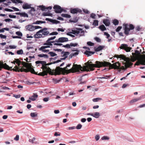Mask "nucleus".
<instances>
[{"instance_id":"nucleus-1","label":"nucleus","mask_w":145,"mask_h":145,"mask_svg":"<svg viewBox=\"0 0 145 145\" xmlns=\"http://www.w3.org/2000/svg\"><path fill=\"white\" fill-rule=\"evenodd\" d=\"M85 65L83 67H81V69H80L81 73L83 71H90L94 70L95 67H100L102 66H109V68H105L103 70L108 71L111 69H117L121 70H124L125 68L124 66L121 67L120 64L118 62L114 63L112 64L111 63L103 61L100 62L96 61L95 64H92L91 60L88 61L87 62L85 63Z\"/></svg>"},{"instance_id":"nucleus-2","label":"nucleus","mask_w":145,"mask_h":145,"mask_svg":"<svg viewBox=\"0 0 145 145\" xmlns=\"http://www.w3.org/2000/svg\"><path fill=\"white\" fill-rule=\"evenodd\" d=\"M71 65V64H68L67 66L63 68L59 67L58 69L53 70V74H59L61 72L65 74L69 73L70 72H77V74L81 73V71L80 69H81V66L80 65L74 64L73 67L71 69L67 70L68 67H69Z\"/></svg>"},{"instance_id":"nucleus-3","label":"nucleus","mask_w":145,"mask_h":145,"mask_svg":"<svg viewBox=\"0 0 145 145\" xmlns=\"http://www.w3.org/2000/svg\"><path fill=\"white\" fill-rule=\"evenodd\" d=\"M12 63L14 64L16 63L18 65V66H16L13 69L14 71L18 72L24 71L26 72L30 71L33 73L35 72L34 70L32 67L31 64L22 62V66H20L21 62L18 59H15V60Z\"/></svg>"},{"instance_id":"nucleus-4","label":"nucleus","mask_w":145,"mask_h":145,"mask_svg":"<svg viewBox=\"0 0 145 145\" xmlns=\"http://www.w3.org/2000/svg\"><path fill=\"white\" fill-rule=\"evenodd\" d=\"M45 63L46 62L44 61H38L35 62V63L37 66H39L40 64H42V67L41 68L44 70L42 72L39 73V75L44 76L47 75L48 73H49L50 74H53V70L52 71L50 68L47 66L48 65L46 64V65H44Z\"/></svg>"},{"instance_id":"nucleus-5","label":"nucleus","mask_w":145,"mask_h":145,"mask_svg":"<svg viewBox=\"0 0 145 145\" xmlns=\"http://www.w3.org/2000/svg\"><path fill=\"white\" fill-rule=\"evenodd\" d=\"M49 32L48 29L46 28H43L36 33L34 35V37L36 38H44L49 35Z\"/></svg>"},{"instance_id":"nucleus-6","label":"nucleus","mask_w":145,"mask_h":145,"mask_svg":"<svg viewBox=\"0 0 145 145\" xmlns=\"http://www.w3.org/2000/svg\"><path fill=\"white\" fill-rule=\"evenodd\" d=\"M71 31L72 34L78 36L79 38L81 36H84V31L81 28H76L72 30Z\"/></svg>"},{"instance_id":"nucleus-7","label":"nucleus","mask_w":145,"mask_h":145,"mask_svg":"<svg viewBox=\"0 0 145 145\" xmlns=\"http://www.w3.org/2000/svg\"><path fill=\"white\" fill-rule=\"evenodd\" d=\"M53 8L55 10V12L56 13H61L63 11L65 12H66L65 10H63L60 6L58 5H55Z\"/></svg>"},{"instance_id":"nucleus-8","label":"nucleus","mask_w":145,"mask_h":145,"mask_svg":"<svg viewBox=\"0 0 145 145\" xmlns=\"http://www.w3.org/2000/svg\"><path fill=\"white\" fill-rule=\"evenodd\" d=\"M69 54V52H64V51H62L61 52V56L62 57H64L63 58H61L60 59V60H65L67 57L68 56Z\"/></svg>"},{"instance_id":"nucleus-9","label":"nucleus","mask_w":145,"mask_h":145,"mask_svg":"<svg viewBox=\"0 0 145 145\" xmlns=\"http://www.w3.org/2000/svg\"><path fill=\"white\" fill-rule=\"evenodd\" d=\"M121 49H124L126 52H130L131 49V48L129 47L126 44H122L121 45L120 47Z\"/></svg>"},{"instance_id":"nucleus-10","label":"nucleus","mask_w":145,"mask_h":145,"mask_svg":"<svg viewBox=\"0 0 145 145\" xmlns=\"http://www.w3.org/2000/svg\"><path fill=\"white\" fill-rule=\"evenodd\" d=\"M68 41V38L65 37L59 38L58 39L56 40V41L57 42H63Z\"/></svg>"},{"instance_id":"nucleus-11","label":"nucleus","mask_w":145,"mask_h":145,"mask_svg":"<svg viewBox=\"0 0 145 145\" xmlns=\"http://www.w3.org/2000/svg\"><path fill=\"white\" fill-rule=\"evenodd\" d=\"M26 29L29 31H33L35 30V26L31 25H29L25 27Z\"/></svg>"},{"instance_id":"nucleus-12","label":"nucleus","mask_w":145,"mask_h":145,"mask_svg":"<svg viewBox=\"0 0 145 145\" xmlns=\"http://www.w3.org/2000/svg\"><path fill=\"white\" fill-rule=\"evenodd\" d=\"M124 26V33L125 34L127 35L129 33L130 29L129 28V25L128 24L123 25Z\"/></svg>"},{"instance_id":"nucleus-13","label":"nucleus","mask_w":145,"mask_h":145,"mask_svg":"<svg viewBox=\"0 0 145 145\" xmlns=\"http://www.w3.org/2000/svg\"><path fill=\"white\" fill-rule=\"evenodd\" d=\"M48 48V46H41L40 48H39V50L40 51H41L43 52H49V50H46V48Z\"/></svg>"},{"instance_id":"nucleus-14","label":"nucleus","mask_w":145,"mask_h":145,"mask_svg":"<svg viewBox=\"0 0 145 145\" xmlns=\"http://www.w3.org/2000/svg\"><path fill=\"white\" fill-rule=\"evenodd\" d=\"M2 68L9 70L10 69L9 66L7 65L6 63L3 64V63H0V70Z\"/></svg>"},{"instance_id":"nucleus-15","label":"nucleus","mask_w":145,"mask_h":145,"mask_svg":"<svg viewBox=\"0 0 145 145\" xmlns=\"http://www.w3.org/2000/svg\"><path fill=\"white\" fill-rule=\"evenodd\" d=\"M45 20L50 22L54 24H57L60 23V22L59 21L56 20L51 19L48 18H46Z\"/></svg>"},{"instance_id":"nucleus-16","label":"nucleus","mask_w":145,"mask_h":145,"mask_svg":"<svg viewBox=\"0 0 145 145\" xmlns=\"http://www.w3.org/2000/svg\"><path fill=\"white\" fill-rule=\"evenodd\" d=\"M38 95L37 93H33L31 97H29V99L32 101H35L38 97Z\"/></svg>"},{"instance_id":"nucleus-17","label":"nucleus","mask_w":145,"mask_h":145,"mask_svg":"<svg viewBox=\"0 0 145 145\" xmlns=\"http://www.w3.org/2000/svg\"><path fill=\"white\" fill-rule=\"evenodd\" d=\"M43 44L44 45H46L45 46H48V48H50V46H52V44H51V41L48 39L46 41V42L44 43Z\"/></svg>"},{"instance_id":"nucleus-18","label":"nucleus","mask_w":145,"mask_h":145,"mask_svg":"<svg viewBox=\"0 0 145 145\" xmlns=\"http://www.w3.org/2000/svg\"><path fill=\"white\" fill-rule=\"evenodd\" d=\"M145 65V58L142 59L139 61L135 63L136 65Z\"/></svg>"},{"instance_id":"nucleus-19","label":"nucleus","mask_w":145,"mask_h":145,"mask_svg":"<svg viewBox=\"0 0 145 145\" xmlns=\"http://www.w3.org/2000/svg\"><path fill=\"white\" fill-rule=\"evenodd\" d=\"M31 4H29L27 3H26L23 5L22 8L25 9H29L31 8Z\"/></svg>"},{"instance_id":"nucleus-20","label":"nucleus","mask_w":145,"mask_h":145,"mask_svg":"<svg viewBox=\"0 0 145 145\" xmlns=\"http://www.w3.org/2000/svg\"><path fill=\"white\" fill-rule=\"evenodd\" d=\"M81 10L78 8H74L71 10V12L72 14L76 13L78 12H80Z\"/></svg>"},{"instance_id":"nucleus-21","label":"nucleus","mask_w":145,"mask_h":145,"mask_svg":"<svg viewBox=\"0 0 145 145\" xmlns=\"http://www.w3.org/2000/svg\"><path fill=\"white\" fill-rule=\"evenodd\" d=\"M103 23L106 26H109L110 24L109 20L108 19H105L103 21Z\"/></svg>"},{"instance_id":"nucleus-22","label":"nucleus","mask_w":145,"mask_h":145,"mask_svg":"<svg viewBox=\"0 0 145 145\" xmlns=\"http://www.w3.org/2000/svg\"><path fill=\"white\" fill-rule=\"evenodd\" d=\"M39 7L41 9L42 11H44L45 10V9H48L51 10L52 8V7L51 6H49L47 8H45L44 6L43 5H40L39 6Z\"/></svg>"},{"instance_id":"nucleus-23","label":"nucleus","mask_w":145,"mask_h":145,"mask_svg":"<svg viewBox=\"0 0 145 145\" xmlns=\"http://www.w3.org/2000/svg\"><path fill=\"white\" fill-rule=\"evenodd\" d=\"M94 53V52L87 50H86L84 53L85 54L88 56H91V55L93 54Z\"/></svg>"},{"instance_id":"nucleus-24","label":"nucleus","mask_w":145,"mask_h":145,"mask_svg":"<svg viewBox=\"0 0 145 145\" xmlns=\"http://www.w3.org/2000/svg\"><path fill=\"white\" fill-rule=\"evenodd\" d=\"M142 98V97H140L137 98L136 99H134L132 100H131L130 101V103H134L136 102H137V101H138V100H140Z\"/></svg>"},{"instance_id":"nucleus-25","label":"nucleus","mask_w":145,"mask_h":145,"mask_svg":"<svg viewBox=\"0 0 145 145\" xmlns=\"http://www.w3.org/2000/svg\"><path fill=\"white\" fill-rule=\"evenodd\" d=\"M38 56L40 57H44V58L46 59L48 57V56L47 54H42L38 55Z\"/></svg>"},{"instance_id":"nucleus-26","label":"nucleus","mask_w":145,"mask_h":145,"mask_svg":"<svg viewBox=\"0 0 145 145\" xmlns=\"http://www.w3.org/2000/svg\"><path fill=\"white\" fill-rule=\"evenodd\" d=\"M93 116L94 117L97 118H99L100 115V113L99 112H95L94 113H93Z\"/></svg>"},{"instance_id":"nucleus-27","label":"nucleus","mask_w":145,"mask_h":145,"mask_svg":"<svg viewBox=\"0 0 145 145\" xmlns=\"http://www.w3.org/2000/svg\"><path fill=\"white\" fill-rule=\"evenodd\" d=\"M72 51H76V52H75L73 53H72L73 54V56H76L77 55H78L79 54V50H78V49H76V50L74 49H72Z\"/></svg>"},{"instance_id":"nucleus-28","label":"nucleus","mask_w":145,"mask_h":145,"mask_svg":"<svg viewBox=\"0 0 145 145\" xmlns=\"http://www.w3.org/2000/svg\"><path fill=\"white\" fill-rule=\"evenodd\" d=\"M99 28L102 31L106 30V28L103 25H102L99 27Z\"/></svg>"},{"instance_id":"nucleus-29","label":"nucleus","mask_w":145,"mask_h":145,"mask_svg":"<svg viewBox=\"0 0 145 145\" xmlns=\"http://www.w3.org/2000/svg\"><path fill=\"white\" fill-rule=\"evenodd\" d=\"M48 54H49L50 56L53 57L57 55V54L55 52H49Z\"/></svg>"},{"instance_id":"nucleus-30","label":"nucleus","mask_w":145,"mask_h":145,"mask_svg":"<svg viewBox=\"0 0 145 145\" xmlns=\"http://www.w3.org/2000/svg\"><path fill=\"white\" fill-rule=\"evenodd\" d=\"M20 16L24 17H28V14L25 12H21Z\"/></svg>"},{"instance_id":"nucleus-31","label":"nucleus","mask_w":145,"mask_h":145,"mask_svg":"<svg viewBox=\"0 0 145 145\" xmlns=\"http://www.w3.org/2000/svg\"><path fill=\"white\" fill-rule=\"evenodd\" d=\"M132 64H133L131 63L127 62L125 64V67L126 68L127 67H130L131 66Z\"/></svg>"},{"instance_id":"nucleus-32","label":"nucleus","mask_w":145,"mask_h":145,"mask_svg":"<svg viewBox=\"0 0 145 145\" xmlns=\"http://www.w3.org/2000/svg\"><path fill=\"white\" fill-rule=\"evenodd\" d=\"M120 116L118 115L116 116H115L114 120L116 122H118L120 121L119 118Z\"/></svg>"},{"instance_id":"nucleus-33","label":"nucleus","mask_w":145,"mask_h":145,"mask_svg":"<svg viewBox=\"0 0 145 145\" xmlns=\"http://www.w3.org/2000/svg\"><path fill=\"white\" fill-rule=\"evenodd\" d=\"M11 1L14 3H22V2L20 0H11Z\"/></svg>"},{"instance_id":"nucleus-34","label":"nucleus","mask_w":145,"mask_h":145,"mask_svg":"<svg viewBox=\"0 0 145 145\" xmlns=\"http://www.w3.org/2000/svg\"><path fill=\"white\" fill-rule=\"evenodd\" d=\"M30 115L31 117L34 118L37 116V114L36 112H32L31 113Z\"/></svg>"},{"instance_id":"nucleus-35","label":"nucleus","mask_w":145,"mask_h":145,"mask_svg":"<svg viewBox=\"0 0 145 145\" xmlns=\"http://www.w3.org/2000/svg\"><path fill=\"white\" fill-rule=\"evenodd\" d=\"M102 100V98L98 97L93 99L92 101L93 102H96L98 101L99 100Z\"/></svg>"},{"instance_id":"nucleus-36","label":"nucleus","mask_w":145,"mask_h":145,"mask_svg":"<svg viewBox=\"0 0 145 145\" xmlns=\"http://www.w3.org/2000/svg\"><path fill=\"white\" fill-rule=\"evenodd\" d=\"M103 47L101 46H99L95 50L96 52H98L102 50Z\"/></svg>"},{"instance_id":"nucleus-37","label":"nucleus","mask_w":145,"mask_h":145,"mask_svg":"<svg viewBox=\"0 0 145 145\" xmlns=\"http://www.w3.org/2000/svg\"><path fill=\"white\" fill-rule=\"evenodd\" d=\"M61 16L63 17H65L67 18H69L71 17V16L70 15L67 14H61Z\"/></svg>"},{"instance_id":"nucleus-38","label":"nucleus","mask_w":145,"mask_h":145,"mask_svg":"<svg viewBox=\"0 0 145 145\" xmlns=\"http://www.w3.org/2000/svg\"><path fill=\"white\" fill-rule=\"evenodd\" d=\"M46 23L45 21H37L35 22V23H34V24H43Z\"/></svg>"},{"instance_id":"nucleus-39","label":"nucleus","mask_w":145,"mask_h":145,"mask_svg":"<svg viewBox=\"0 0 145 145\" xmlns=\"http://www.w3.org/2000/svg\"><path fill=\"white\" fill-rule=\"evenodd\" d=\"M60 62H61V60H57L56 61H55L53 63H48L47 64H48V65L52 64H55L56 63H58ZM46 63L44 65H46Z\"/></svg>"},{"instance_id":"nucleus-40","label":"nucleus","mask_w":145,"mask_h":145,"mask_svg":"<svg viewBox=\"0 0 145 145\" xmlns=\"http://www.w3.org/2000/svg\"><path fill=\"white\" fill-rule=\"evenodd\" d=\"M16 53L18 55H22L23 54V51L21 49L20 50H18Z\"/></svg>"},{"instance_id":"nucleus-41","label":"nucleus","mask_w":145,"mask_h":145,"mask_svg":"<svg viewBox=\"0 0 145 145\" xmlns=\"http://www.w3.org/2000/svg\"><path fill=\"white\" fill-rule=\"evenodd\" d=\"M113 23L114 25H118L119 24V21L116 19H114L113 20Z\"/></svg>"},{"instance_id":"nucleus-42","label":"nucleus","mask_w":145,"mask_h":145,"mask_svg":"<svg viewBox=\"0 0 145 145\" xmlns=\"http://www.w3.org/2000/svg\"><path fill=\"white\" fill-rule=\"evenodd\" d=\"M93 25L95 26H97L98 25V21L97 20H94L93 23Z\"/></svg>"},{"instance_id":"nucleus-43","label":"nucleus","mask_w":145,"mask_h":145,"mask_svg":"<svg viewBox=\"0 0 145 145\" xmlns=\"http://www.w3.org/2000/svg\"><path fill=\"white\" fill-rule=\"evenodd\" d=\"M110 138L109 137L107 136H103V137L101 139L102 140H108Z\"/></svg>"},{"instance_id":"nucleus-44","label":"nucleus","mask_w":145,"mask_h":145,"mask_svg":"<svg viewBox=\"0 0 145 145\" xmlns=\"http://www.w3.org/2000/svg\"><path fill=\"white\" fill-rule=\"evenodd\" d=\"M142 29V27L140 26H137L135 27L136 30L138 31H140Z\"/></svg>"},{"instance_id":"nucleus-45","label":"nucleus","mask_w":145,"mask_h":145,"mask_svg":"<svg viewBox=\"0 0 145 145\" xmlns=\"http://www.w3.org/2000/svg\"><path fill=\"white\" fill-rule=\"evenodd\" d=\"M63 47L67 48H71L70 44H67L65 45H63Z\"/></svg>"},{"instance_id":"nucleus-46","label":"nucleus","mask_w":145,"mask_h":145,"mask_svg":"<svg viewBox=\"0 0 145 145\" xmlns=\"http://www.w3.org/2000/svg\"><path fill=\"white\" fill-rule=\"evenodd\" d=\"M82 127V125L80 124H79L77 125L76 127V128L77 129H79L81 128Z\"/></svg>"},{"instance_id":"nucleus-47","label":"nucleus","mask_w":145,"mask_h":145,"mask_svg":"<svg viewBox=\"0 0 145 145\" xmlns=\"http://www.w3.org/2000/svg\"><path fill=\"white\" fill-rule=\"evenodd\" d=\"M0 37L1 39H6L7 36L5 35H3L2 34H0Z\"/></svg>"},{"instance_id":"nucleus-48","label":"nucleus","mask_w":145,"mask_h":145,"mask_svg":"<svg viewBox=\"0 0 145 145\" xmlns=\"http://www.w3.org/2000/svg\"><path fill=\"white\" fill-rule=\"evenodd\" d=\"M58 34V33L57 32H54L52 33H50L49 34V35H57Z\"/></svg>"},{"instance_id":"nucleus-49","label":"nucleus","mask_w":145,"mask_h":145,"mask_svg":"<svg viewBox=\"0 0 145 145\" xmlns=\"http://www.w3.org/2000/svg\"><path fill=\"white\" fill-rule=\"evenodd\" d=\"M70 46L71 47V46H73V47H75L77 46H78V43H70Z\"/></svg>"},{"instance_id":"nucleus-50","label":"nucleus","mask_w":145,"mask_h":145,"mask_svg":"<svg viewBox=\"0 0 145 145\" xmlns=\"http://www.w3.org/2000/svg\"><path fill=\"white\" fill-rule=\"evenodd\" d=\"M16 35H18V36H22V33L20 31H17L16 33Z\"/></svg>"},{"instance_id":"nucleus-51","label":"nucleus","mask_w":145,"mask_h":145,"mask_svg":"<svg viewBox=\"0 0 145 145\" xmlns=\"http://www.w3.org/2000/svg\"><path fill=\"white\" fill-rule=\"evenodd\" d=\"M87 44L88 45L91 46H93L94 45V43H92L90 41L88 42H87Z\"/></svg>"},{"instance_id":"nucleus-52","label":"nucleus","mask_w":145,"mask_h":145,"mask_svg":"<svg viewBox=\"0 0 145 145\" xmlns=\"http://www.w3.org/2000/svg\"><path fill=\"white\" fill-rule=\"evenodd\" d=\"M116 57L117 58H122V59H125L124 57L122 55H117Z\"/></svg>"},{"instance_id":"nucleus-53","label":"nucleus","mask_w":145,"mask_h":145,"mask_svg":"<svg viewBox=\"0 0 145 145\" xmlns=\"http://www.w3.org/2000/svg\"><path fill=\"white\" fill-rule=\"evenodd\" d=\"M95 14L93 13H91L90 15V17L94 19H95Z\"/></svg>"},{"instance_id":"nucleus-54","label":"nucleus","mask_w":145,"mask_h":145,"mask_svg":"<svg viewBox=\"0 0 145 145\" xmlns=\"http://www.w3.org/2000/svg\"><path fill=\"white\" fill-rule=\"evenodd\" d=\"M65 29V28L63 29L62 28H58L57 29V30L59 31H61V32H64Z\"/></svg>"},{"instance_id":"nucleus-55","label":"nucleus","mask_w":145,"mask_h":145,"mask_svg":"<svg viewBox=\"0 0 145 145\" xmlns=\"http://www.w3.org/2000/svg\"><path fill=\"white\" fill-rule=\"evenodd\" d=\"M60 135L61 133L59 132H56L54 134V135L55 136H60Z\"/></svg>"},{"instance_id":"nucleus-56","label":"nucleus","mask_w":145,"mask_h":145,"mask_svg":"<svg viewBox=\"0 0 145 145\" xmlns=\"http://www.w3.org/2000/svg\"><path fill=\"white\" fill-rule=\"evenodd\" d=\"M104 35L106 36V38L108 39V38L110 37V35L107 33L105 32H104Z\"/></svg>"},{"instance_id":"nucleus-57","label":"nucleus","mask_w":145,"mask_h":145,"mask_svg":"<svg viewBox=\"0 0 145 145\" xmlns=\"http://www.w3.org/2000/svg\"><path fill=\"white\" fill-rule=\"evenodd\" d=\"M95 39L97 42H100L101 41L100 39L98 37H95Z\"/></svg>"},{"instance_id":"nucleus-58","label":"nucleus","mask_w":145,"mask_h":145,"mask_svg":"<svg viewBox=\"0 0 145 145\" xmlns=\"http://www.w3.org/2000/svg\"><path fill=\"white\" fill-rule=\"evenodd\" d=\"M129 29H130V30L133 29L134 28V26L131 24L129 25Z\"/></svg>"},{"instance_id":"nucleus-59","label":"nucleus","mask_w":145,"mask_h":145,"mask_svg":"<svg viewBox=\"0 0 145 145\" xmlns=\"http://www.w3.org/2000/svg\"><path fill=\"white\" fill-rule=\"evenodd\" d=\"M49 98L48 97H45V98H44L43 99V101H44V102H47L48 101H49Z\"/></svg>"},{"instance_id":"nucleus-60","label":"nucleus","mask_w":145,"mask_h":145,"mask_svg":"<svg viewBox=\"0 0 145 145\" xmlns=\"http://www.w3.org/2000/svg\"><path fill=\"white\" fill-rule=\"evenodd\" d=\"M53 50L55 51H57L58 52H62V50L61 49H54Z\"/></svg>"},{"instance_id":"nucleus-61","label":"nucleus","mask_w":145,"mask_h":145,"mask_svg":"<svg viewBox=\"0 0 145 145\" xmlns=\"http://www.w3.org/2000/svg\"><path fill=\"white\" fill-rule=\"evenodd\" d=\"M10 8L12 9H14V10L16 11H19V10L18 8H15L14 7H10Z\"/></svg>"},{"instance_id":"nucleus-62","label":"nucleus","mask_w":145,"mask_h":145,"mask_svg":"<svg viewBox=\"0 0 145 145\" xmlns=\"http://www.w3.org/2000/svg\"><path fill=\"white\" fill-rule=\"evenodd\" d=\"M100 137L99 135H97L95 136V138L96 140L97 141L99 139Z\"/></svg>"},{"instance_id":"nucleus-63","label":"nucleus","mask_w":145,"mask_h":145,"mask_svg":"<svg viewBox=\"0 0 145 145\" xmlns=\"http://www.w3.org/2000/svg\"><path fill=\"white\" fill-rule=\"evenodd\" d=\"M122 27L121 26L118 27L117 29H116V32L119 31L121 29Z\"/></svg>"},{"instance_id":"nucleus-64","label":"nucleus","mask_w":145,"mask_h":145,"mask_svg":"<svg viewBox=\"0 0 145 145\" xmlns=\"http://www.w3.org/2000/svg\"><path fill=\"white\" fill-rule=\"evenodd\" d=\"M14 139L16 141L18 140L19 139V136L18 135H17L14 138Z\"/></svg>"}]
</instances>
